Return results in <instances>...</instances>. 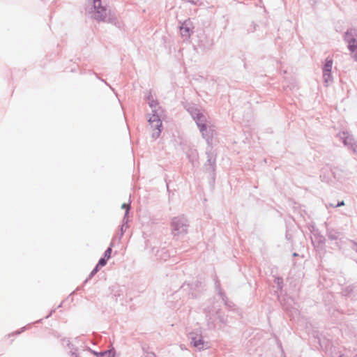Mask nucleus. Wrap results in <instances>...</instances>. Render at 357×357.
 <instances>
[{
    "label": "nucleus",
    "mask_w": 357,
    "mask_h": 357,
    "mask_svg": "<svg viewBox=\"0 0 357 357\" xmlns=\"http://www.w3.org/2000/svg\"><path fill=\"white\" fill-rule=\"evenodd\" d=\"M333 67L332 59L327 58L323 68V77L326 85L332 80L331 70Z\"/></svg>",
    "instance_id": "nucleus-1"
},
{
    "label": "nucleus",
    "mask_w": 357,
    "mask_h": 357,
    "mask_svg": "<svg viewBox=\"0 0 357 357\" xmlns=\"http://www.w3.org/2000/svg\"><path fill=\"white\" fill-rule=\"evenodd\" d=\"M94 8L96 10L97 20H104L107 16V10L105 7H102L100 3V0H94Z\"/></svg>",
    "instance_id": "nucleus-2"
},
{
    "label": "nucleus",
    "mask_w": 357,
    "mask_h": 357,
    "mask_svg": "<svg viewBox=\"0 0 357 357\" xmlns=\"http://www.w3.org/2000/svg\"><path fill=\"white\" fill-rule=\"evenodd\" d=\"M94 8L96 10L97 20H104L107 16V10L105 7H102L100 3V0H94Z\"/></svg>",
    "instance_id": "nucleus-3"
},
{
    "label": "nucleus",
    "mask_w": 357,
    "mask_h": 357,
    "mask_svg": "<svg viewBox=\"0 0 357 357\" xmlns=\"http://www.w3.org/2000/svg\"><path fill=\"white\" fill-rule=\"evenodd\" d=\"M192 116L194 119L196 120L198 126L200 128V130L203 132L204 130H206V116L203 115L202 114L199 113L198 111H195Z\"/></svg>",
    "instance_id": "nucleus-4"
},
{
    "label": "nucleus",
    "mask_w": 357,
    "mask_h": 357,
    "mask_svg": "<svg viewBox=\"0 0 357 357\" xmlns=\"http://www.w3.org/2000/svg\"><path fill=\"white\" fill-rule=\"evenodd\" d=\"M345 40L348 43V48L350 51L354 52L357 49V41L352 38V34L347 32L345 34Z\"/></svg>",
    "instance_id": "nucleus-5"
},
{
    "label": "nucleus",
    "mask_w": 357,
    "mask_h": 357,
    "mask_svg": "<svg viewBox=\"0 0 357 357\" xmlns=\"http://www.w3.org/2000/svg\"><path fill=\"white\" fill-rule=\"evenodd\" d=\"M149 122L152 124V127H155L158 128L162 126V123L158 116L153 115L151 118L149 119Z\"/></svg>",
    "instance_id": "nucleus-6"
},
{
    "label": "nucleus",
    "mask_w": 357,
    "mask_h": 357,
    "mask_svg": "<svg viewBox=\"0 0 357 357\" xmlns=\"http://www.w3.org/2000/svg\"><path fill=\"white\" fill-rule=\"evenodd\" d=\"M192 343L195 347H197L199 349H203L204 347V342L201 337H199L198 340L193 338Z\"/></svg>",
    "instance_id": "nucleus-7"
},
{
    "label": "nucleus",
    "mask_w": 357,
    "mask_h": 357,
    "mask_svg": "<svg viewBox=\"0 0 357 357\" xmlns=\"http://www.w3.org/2000/svg\"><path fill=\"white\" fill-rule=\"evenodd\" d=\"M181 33L183 36H188L190 34L189 28L188 26H186L185 24H183L181 26Z\"/></svg>",
    "instance_id": "nucleus-8"
},
{
    "label": "nucleus",
    "mask_w": 357,
    "mask_h": 357,
    "mask_svg": "<svg viewBox=\"0 0 357 357\" xmlns=\"http://www.w3.org/2000/svg\"><path fill=\"white\" fill-rule=\"evenodd\" d=\"M107 259H105V257L104 258H102L99 260L96 267L95 268V269L93 271L92 273H94V272H96L98 271V268L99 267H102V266H104L106 263H107Z\"/></svg>",
    "instance_id": "nucleus-9"
},
{
    "label": "nucleus",
    "mask_w": 357,
    "mask_h": 357,
    "mask_svg": "<svg viewBox=\"0 0 357 357\" xmlns=\"http://www.w3.org/2000/svg\"><path fill=\"white\" fill-rule=\"evenodd\" d=\"M111 253H112V248H107V250L105 252L104 257L108 260L111 257Z\"/></svg>",
    "instance_id": "nucleus-10"
},
{
    "label": "nucleus",
    "mask_w": 357,
    "mask_h": 357,
    "mask_svg": "<svg viewBox=\"0 0 357 357\" xmlns=\"http://www.w3.org/2000/svg\"><path fill=\"white\" fill-rule=\"evenodd\" d=\"M107 355H108V356H111V357H113V356H114L113 353L111 351H106L104 354H102V356H107Z\"/></svg>",
    "instance_id": "nucleus-11"
},
{
    "label": "nucleus",
    "mask_w": 357,
    "mask_h": 357,
    "mask_svg": "<svg viewBox=\"0 0 357 357\" xmlns=\"http://www.w3.org/2000/svg\"><path fill=\"white\" fill-rule=\"evenodd\" d=\"M344 205V202L342 201L341 202H339L337 205H333V207H339Z\"/></svg>",
    "instance_id": "nucleus-12"
},
{
    "label": "nucleus",
    "mask_w": 357,
    "mask_h": 357,
    "mask_svg": "<svg viewBox=\"0 0 357 357\" xmlns=\"http://www.w3.org/2000/svg\"><path fill=\"white\" fill-rule=\"evenodd\" d=\"M122 208H126V209L128 210V206L126 204H123L122 205Z\"/></svg>",
    "instance_id": "nucleus-13"
},
{
    "label": "nucleus",
    "mask_w": 357,
    "mask_h": 357,
    "mask_svg": "<svg viewBox=\"0 0 357 357\" xmlns=\"http://www.w3.org/2000/svg\"><path fill=\"white\" fill-rule=\"evenodd\" d=\"M160 132V130L158 129V135H159V133Z\"/></svg>",
    "instance_id": "nucleus-14"
}]
</instances>
